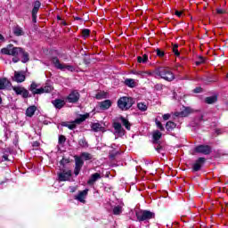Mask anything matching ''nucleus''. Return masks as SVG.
<instances>
[{
    "label": "nucleus",
    "instance_id": "nucleus-1",
    "mask_svg": "<svg viewBox=\"0 0 228 228\" xmlns=\"http://www.w3.org/2000/svg\"><path fill=\"white\" fill-rule=\"evenodd\" d=\"M2 54H7L8 56H14L12 58L13 63H17L20 61L22 63H28L29 61V54L20 47H13V45H9L6 48L2 49Z\"/></svg>",
    "mask_w": 228,
    "mask_h": 228
},
{
    "label": "nucleus",
    "instance_id": "nucleus-2",
    "mask_svg": "<svg viewBox=\"0 0 228 228\" xmlns=\"http://www.w3.org/2000/svg\"><path fill=\"white\" fill-rule=\"evenodd\" d=\"M133 104H134V100L129 96H123L118 100V108H119L121 111H127V110H131V108H133Z\"/></svg>",
    "mask_w": 228,
    "mask_h": 228
},
{
    "label": "nucleus",
    "instance_id": "nucleus-3",
    "mask_svg": "<svg viewBox=\"0 0 228 228\" xmlns=\"http://www.w3.org/2000/svg\"><path fill=\"white\" fill-rule=\"evenodd\" d=\"M53 67H55V69H57L58 70H69V72H75L76 71V68L72 65L69 64H65L61 61H60V59H58V57H53L51 60Z\"/></svg>",
    "mask_w": 228,
    "mask_h": 228
},
{
    "label": "nucleus",
    "instance_id": "nucleus-4",
    "mask_svg": "<svg viewBox=\"0 0 228 228\" xmlns=\"http://www.w3.org/2000/svg\"><path fill=\"white\" fill-rule=\"evenodd\" d=\"M135 216L139 222H145L154 218L156 215L149 210H137L135 211Z\"/></svg>",
    "mask_w": 228,
    "mask_h": 228
},
{
    "label": "nucleus",
    "instance_id": "nucleus-5",
    "mask_svg": "<svg viewBox=\"0 0 228 228\" xmlns=\"http://www.w3.org/2000/svg\"><path fill=\"white\" fill-rule=\"evenodd\" d=\"M90 117L89 114H84L81 115L80 118H76L71 123H62L61 126H64V127H68V129H76L77 126L81 124L82 122H85L86 118Z\"/></svg>",
    "mask_w": 228,
    "mask_h": 228
},
{
    "label": "nucleus",
    "instance_id": "nucleus-6",
    "mask_svg": "<svg viewBox=\"0 0 228 228\" xmlns=\"http://www.w3.org/2000/svg\"><path fill=\"white\" fill-rule=\"evenodd\" d=\"M194 151L198 154H204L205 156H209V154L212 152V149L209 145L200 144L195 147Z\"/></svg>",
    "mask_w": 228,
    "mask_h": 228
},
{
    "label": "nucleus",
    "instance_id": "nucleus-7",
    "mask_svg": "<svg viewBox=\"0 0 228 228\" xmlns=\"http://www.w3.org/2000/svg\"><path fill=\"white\" fill-rule=\"evenodd\" d=\"M81 94L77 90H72L69 94L66 97V102L71 104H76L79 101Z\"/></svg>",
    "mask_w": 228,
    "mask_h": 228
},
{
    "label": "nucleus",
    "instance_id": "nucleus-8",
    "mask_svg": "<svg viewBox=\"0 0 228 228\" xmlns=\"http://www.w3.org/2000/svg\"><path fill=\"white\" fill-rule=\"evenodd\" d=\"M112 127L114 128V134L116 136L122 137L126 134V130L122 127V124L119 122H114Z\"/></svg>",
    "mask_w": 228,
    "mask_h": 228
},
{
    "label": "nucleus",
    "instance_id": "nucleus-9",
    "mask_svg": "<svg viewBox=\"0 0 228 228\" xmlns=\"http://www.w3.org/2000/svg\"><path fill=\"white\" fill-rule=\"evenodd\" d=\"M83 165H85V161L81 159V158L75 156V168L74 174L76 176L79 175V172L83 168Z\"/></svg>",
    "mask_w": 228,
    "mask_h": 228
},
{
    "label": "nucleus",
    "instance_id": "nucleus-10",
    "mask_svg": "<svg viewBox=\"0 0 228 228\" xmlns=\"http://www.w3.org/2000/svg\"><path fill=\"white\" fill-rule=\"evenodd\" d=\"M12 90L17 95H22L23 99L29 97V91L22 86H13Z\"/></svg>",
    "mask_w": 228,
    "mask_h": 228
},
{
    "label": "nucleus",
    "instance_id": "nucleus-11",
    "mask_svg": "<svg viewBox=\"0 0 228 228\" xmlns=\"http://www.w3.org/2000/svg\"><path fill=\"white\" fill-rule=\"evenodd\" d=\"M12 81L16 83H24L26 81V71H14Z\"/></svg>",
    "mask_w": 228,
    "mask_h": 228
},
{
    "label": "nucleus",
    "instance_id": "nucleus-12",
    "mask_svg": "<svg viewBox=\"0 0 228 228\" xmlns=\"http://www.w3.org/2000/svg\"><path fill=\"white\" fill-rule=\"evenodd\" d=\"M206 163V158L200 157L192 165V172H200L202 169V166Z\"/></svg>",
    "mask_w": 228,
    "mask_h": 228
},
{
    "label": "nucleus",
    "instance_id": "nucleus-13",
    "mask_svg": "<svg viewBox=\"0 0 228 228\" xmlns=\"http://www.w3.org/2000/svg\"><path fill=\"white\" fill-rule=\"evenodd\" d=\"M160 76L166 81H172V69L170 68H164L160 69Z\"/></svg>",
    "mask_w": 228,
    "mask_h": 228
},
{
    "label": "nucleus",
    "instance_id": "nucleus-14",
    "mask_svg": "<svg viewBox=\"0 0 228 228\" xmlns=\"http://www.w3.org/2000/svg\"><path fill=\"white\" fill-rule=\"evenodd\" d=\"M70 177H72L71 170H68V171L63 170L62 172L58 174V179L60 182L70 181Z\"/></svg>",
    "mask_w": 228,
    "mask_h": 228
},
{
    "label": "nucleus",
    "instance_id": "nucleus-15",
    "mask_svg": "<svg viewBox=\"0 0 228 228\" xmlns=\"http://www.w3.org/2000/svg\"><path fill=\"white\" fill-rule=\"evenodd\" d=\"M87 196H88V189H86L84 191H80L78 192V195L75 196V200H78V202H81L82 204H86Z\"/></svg>",
    "mask_w": 228,
    "mask_h": 228
},
{
    "label": "nucleus",
    "instance_id": "nucleus-16",
    "mask_svg": "<svg viewBox=\"0 0 228 228\" xmlns=\"http://www.w3.org/2000/svg\"><path fill=\"white\" fill-rule=\"evenodd\" d=\"M191 113H193V110H191V108L190 107H183V110L180 112H175L174 115L175 117H189L190 115H191Z\"/></svg>",
    "mask_w": 228,
    "mask_h": 228
},
{
    "label": "nucleus",
    "instance_id": "nucleus-17",
    "mask_svg": "<svg viewBox=\"0 0 228 228\" xmlns=\"http://www.w3.org/2000/svg\"><path fill=\"white\" fill-rule=\"evenodd\" d=\"M28 90L33 94V95H41L42 94L41 87L38 88V84H37L36 82H32Z\"/></svg>",
    "mask_w": 228,
    "mask_h": 228
},
{
    "label": "nucleus",
    "instance_id": "nucleus-18",
    "mask_svg": "<svg viewBox=\"0 0 228 228\" xmlns=\"http://www.w3.org/2000/svg\"><path fill=\"white\" fill-rule=\"evenodd\" d=\"M99 179H101V174L94 173L90 176L89 180L87 181V184H89V186H94L95 182L99 181Z\"/></svg>",
    "mask_w": 228,
    "mask_h": 228
},
{
    "label": "nucleus",
    "instance_id": "nucleus-19",
    "mask_svg": "<svg viewBox=\"0 0 228 228\" xmlns=\"http://www.w3.org/2000/svg\"><path fill=\"white\" fill-rule=\"evenodd\" d=\"M126 86H128V88H136L138 86V81H136L134 78H126L125 80Z\"/></svg>",
    "mask_w": 228,
    "mask_h": 228
},
{
    "label": "nucleus",
    "instance_id": "nucleus-20",
    "mask_svg": "<svg viewBox=\"0 0 228 228\" xmlns=\"http://www.w3.org/2000/svg\"><path fill=\"white\" fill-rule=\"evenodd\" d=\"M10 86H12V82H10V80L7 78H0V90H5V88Z\"/></svg>",
    "mask_w": 228,
    "mask_h": 228
},
{
    "label": "nucleus",
    "instance_id": "nucleus-21",
    "mask_svg": "<svg viewBox=\"0 0 228 228\" xmlns=\"http://www.w3.org/2000/svg\"><path fill=\"white\" fill-rule=\"evenodd\" d=\"M112 104L113 102H111V100H105L103 102H101L99 103V106L102 110H110Z\"/></svg>",
    "mask_w": 228,
    "mask_h": 228
},
{
    "label": "nucleus",
    "instance_id": "nucleus-22",
    "mask_svg": "<svg viewBox=\"0 0 228 228\" xmlns=\"http://www.w3.org/2000/svg\"><path fill=\"white\" fill-rule=\"evenodd\" d=\"M52 103L53 104L54 108H56L57 110H61V108L65 106V100L55 99L52 102Z\"/></svg>",
    "mask_w": 228,
    "mask_h": 228
},
{
    "label": "nucleus",
    "instance_id": "nucleus-23",
    "mask_svg": "<svg viewBox=\"0 0 228 228\" xmlns=\"http://www.w3.org/2000/svg\"><path fill=\"white\" fill-rule=\"evenodd\" d=\"M12 31L15 37H22V35H24V30H22V28L19 25L13 27Z\"/></svg>",
    "mask_w": 228,
    "mask_h": 228
},
{
    "label": "nucleus",
    "instance_id": "nucleus-24",
    "mask_svg": "<svg viewBox=\"0 0 228 228\" xmlns=\"http://www.w3.org/2000/svg\"><path fill=\"white\" fill-rule=\"evenodd\" d=\"M119 120H121L123 126L127 129V131H131V123H129V120L124 117H120Z\"/></svg>",
    "mask_w": 228,
    "mask_h": 228
},
{
    "label": "nucleus",
    "instance_id": "nucleus-25",
    "mask_svg": "<svg viewBox=\"0 0 228 228\" xmlns=\"http://www.w3.org/2000/svg\"><path fill=\"white\" fill-rule=\"evenodd\" d=\"M95 99H97L98 101H101L102 99H108V93L104 91H100L96 94Z\"/></svg>",
    "mask_w": 228,
    "mask_h": 228
},
{
    "label": "nucleus",
    "instance_id": "nucleus-26",
    "mask_svg": "<svg viewBox=\"0 0 228 228\" xmlns=\"http://www.w3.org/2000/svg\"><path fill=\"white\" fill-rule=\"evenodd\" d=\"M35 111H37V106L32 105L28 107L26 110L27 117H33V115H35Z\"/></svg>",
    "mask_w": 228,
    "mask_h": 228
},
{
    "label": "nucleus",
    "instance_id": "nucleus-27",
    "mask_svg": "<svg viewBox=\"0 0 228 228\" xmlns=\"http://www.w3.org/2000/svg\"><path fill=\"white\" fill-rule=\"evenodd\" d=\"M218 101V96L213 95V96H208L205 99V102L207 104H215Z\"/></svg>",
    "mask_w": 228,
    "mask_h": 228
},
{
    "label": "nucleus",
    "instance_id": "nucleus-28",
    "mask_svg": "<svg viewBox=\"0 0 228 228\" xmlns=\"http://www.w3.org/2000/svg\"><path fill=\"white\" fill-rule=\"evenodd\" d=\"M153 143H158L159 140H161L162 134L159 130L153 132Z\"/></svg>",
    "mask_w": 228,
    "mask_h": 228
},
{
    "label": "nucleus",
    "instance_id": "nucleus-29",
    "mask_svg": "<svg viewBox=\"0 0 228 228\" xmlns=\"http://www.w3.org/2000/svg\"><path fill=\"white\" fill-rule=\"evenodd\" d=\"M53 92V87L51 85H45V86L41 87V94H51Z\"/></svg>",
    "mask_w": 228,
    "mask_h": 228
},
{
    "label": "nucleus",
    "instance_id": "nucleus-30",
    "mask_svg": "<svg viewBox=\"0 0 228 228\" xmlns=\"http://www.w3.org/2000/svg\"><path fill=\"white\" fill-rule=\"evenodd\" d=\"M92 130L94 131V133H99V131H102V126L99 123H94L91 126Z\"/></svg>",
    "mask_w": 228,
    "mask_h": 228
},
{
    "label": "nucleus",
    "instance_id": "nucleus-31",
    "mask_svg": "<svg viewBox=\"0 0 228 228\" xmlns=\"http://www.w3.org/2000/svg\"><path fill=\"white\" fill-rule=\"evenodd\" d=\"M79 147H82V149H88V142L84 137L78 141Z\"/></svg>",
    "mask_w": 228,
    "mask_h": 228
},
{
    "label": "nucleus",
    "instance_id": "nucleus-32",
    "mask_svg": "<svg viewBox=\"0 0 228 228\" xmlns=\"http://www.w3.org/2000/svg\"><path fill=\"white\" fill-rule=\"evenodd\" d=\"M78 158H81V159H84L85 161H90V159H92V154L88 152H82Z\"/></svg>",
    "mask_w": 228,
    "mask_h": 228
},
{
    "label": "nucleus",
    "instance_id": "nucleus-33",
    "mask_svg": "<svg viewBox=\"0 0 228 228\" xmlns=\"http://www.w3.org/2000/svg\"><path fill=\"white\" fill-rule=\"evenodd\" d=\"M137 61L139 63H147V61H149V56H147V54H144L142 57L138 56L137 57Z\"/></svg>",
    "mask_w": 228,
    "mask_h": 228
},
{
    "label": "nucleus",
    "instance_id": "nucleus-34",
    "mask_svg": "<svg viewBox=\"0 0 228 228\" xmlns=\"http://www.w3.org/2000/svg\"><path fill=\"white\" fill-rule=\"evenodd\" d=\"M137 108L138 110H140V111H147L148 106L143 102H139L137 103Z\"/></svg>",
    "mask_w": 228,
    "mask_h": 228
},
{
    "label": "nucleus",
    "instance_id": "nucleus-35",
    "mask_svg": "<svg viewBox=\"0 0 228 228\" xmlns=\"http://www.w3.org/2000/svg\"><path fill=\"white\" fill-rule=\"evenodd\" d=\"M112 213H113V215H120L122 213V207H120V206L114 207Z\"/></svg>",
    "mask_w": 228,
    "mask_h": 228
},
{
    "label": "nucleus",
    "instance_id": "nucleus-36",
    "mask_svg": "<svg viewBox=\"0 0 228 228\" xmlns=\"http://www.w3.org/2000/svg\"><path fill=\"white\" fill-rule=\"evenodd\" d=\"M38 10H40V9H37L36 7H33V9H32V20H33V22H37V13H38Z\"/></svg>",
    "mask_w": 228,
    "mask_h": 228
},
{
    "label": "nucleus",
    "instance_id": "nucleus-37",
    "mask_svg": "<svg viewBox=\"0 0 228 228\" xmlns=\"http://www.w3.org/2000/svg\"><path fill=\"white\" fill-rule=\"evenodd\" d=\"M82 37L85 40H86V38H88V37H90V29L88 28H85L82 30Z\"/></svg>",
    "mask_w": 228,
    "mask_h": 228
},
{
    "label": "nucleus",
    "instance_id": "nucleus-38",
    "mask_svg": "<svg viewBox=\"0 0 228 228\" xmlns=\"http://www.w3.org/2000/svg\"><path fill=\"white\" fill-rule=\"evenodd\" d=\"M156 126L158 129L160 131H165V126H163V124H161V121L158 120V118L155 119Z\"/></svg>",
    "mask_w": 228,
    "mask_h": 228
},
{
    "label": "nucleus",
    "instance_id": "nucleus-39",
    "mask_svg": "<svg viewBox=\"0 0 228 228\" xmlns=\"http://www.w3.org/2000/svg\"><path fill=\"white\" fill-rule=\"evenodd\" d=\"M132 74H135L136 76H143L144 74H147L148 76H151V71H132Z\"/></svg>",
    "mask_w": 228,
    "mask_h": 228
},
{
    "label": "nucleus",
    "instance_id": "nucleus-40",
    "mask_svg": "<svg viewBox=\"0 0 228 228\" xmlns=\"http://www.w3.org/2000/svg\"><path fill=\"white\" fill-rule=\"evenodd\" d=\"M65 142H67V138L65 137V135H60L59 136L60 145H63V143H65Z\"/></svg>",
    "mask_w": 228,
    "mask_h": 228
},
{
    "label": "nucleus",
    "instance_id": "nucleus-41",
    "mask_svg": "<svg viewBox=\"0 0 228 228\" xmlns=\"http://www.w3.org/2000/svg\"><path fill=\"white\" fill-rule=\"evenodd\" d=\"M156 53H157V56H159V58H163V56H165V52H163L159 49H157Z\"/></svg>",
    "mask_w": 228,
    "mask_h": 228
},
{
    "label": "nucleus",
    "instance_id": "nucleus-42",
    "mask_svg": "<svg viewBox=\"0 0 228 228\" xmlns=\"http://www.w3.org/2000/svg\"><path fill=\"white\" fill-rule=\"evenodd\" d=\"M175 15H176V17H179V19H181V17H183V11H178L177 9H175Z\"/></svg>",
    "mask_w": 228,
    "mask_h": 228
},
{
    "label": "nucleus",
    "instance_id": "nucleus-43",
    "mask_svg": "<svg viewBox=\"0 0 228 228\" xmlns=\"http://www.w3.org/2000/svg\"><path fill=\"white\" fill-rule=\"evenodd\" d=\"M195 63H196L197 67H199V65H202V63H204V57L200 56L199 58V61H197Z\"/></svg>",
    "mask_w": 228,
    "mask_h": 228
},
{
    "label": "nucleus",
    "instance_id": "nucleus-44",
    "mask_svg": "<svg viewBox=\"0 0 228 228\" xmlns=\"http://www.w3.org/2000/svg\"><path fill=\"white\" fill-rule=\"evenodd\" d=\"M202 92H203V89L200 86L196 87V88L193 89L194 94H202Z\"/></svg>",
    "mask_w": 228,
    "mask_h": 228
},
{
    "label": "nucleus",
    "instance_id": "nucleus-45",
    "mask_svg": "<svg viewBox=\"0 0 228 228\" xmlns=\"http://www.w3.org/2000/svg\"><path fill=\"white\" fill-rule=\"evenodd\" d=\"M40 6H42V4L40 3V1L37 0L34 3V8H37L38 10H40Z\"/></svg>",
    "mask_w": 228,
    "mask_h": 228
},
{
    "label": "nucleus",
    "instance_id": "nucleus-46",
    "mask_svg": "<svg viewBox=\"0 0 228 228\" xmlns=\"http://www.w3.org/2000/svg\"><path fill=\"white\" fill-rule=\"evenodd\" d=\"M172 53H174L175 56H181V53L177 48H172Z\"/></svg>",
    "mask_w": 228,
    "mask_h": 228
},
{
    "label": "nucleus",
    "instance_id": "nucleus-47",
    "mask_svg": "<svg viewBox=\"0 0 228 228\" xmlns=\"http://www.w3.org/2000/svg\"><path fill=\"white\" fill-rule=\"evenodd\" d=\"M170 117H171L170 114H164V115L162 116V118H163L164 121H167V120H169V119H170Z\"/></svg>",
    "mask_w": 228,
    "mask_h": 228
},
{
    "label": "nucleus",
    "instance_id": "nucleus-48",
    "mask_svg": "<svg viewBox=\"0 0 228 228\" xmlns=\"http://www.w3.org/2000/svg\"><path fill=\"white\" fill-rule=\"evenodd\" d=\"M171 127H172V121H168L166 124V129H167V131H170Z\"/></svg>",
    "mask_w": 228,
    "mask_h": 228
},
{
    "label": "nucleus",
    "instance_id": "nucleus-49",
    "mask_svg": "<svg viewBox=\"0 0 228 228\" xmlns=\"http://www.w3.org/2000/svg\"><path fill=\"white\" fill-rule=\"evenodd\" d=\"M216 13L223 15V13H225V11L224 9H216Z\"/></svg>",
    "mask_w": 228,
    "mask_h": 228
},
{
    "label": "nucleus",
    "instance_id": "nucleus-50",
    "mask_svg": "<svg viewBox=\"0 0 228 228\" xmlns=\"http://www.w3.org/2000/svg\"><path fill=\"white\" fill-rule=\"evenodd\" d=\"M156 151H159V153H161V151H163V147H161V145L159 144V145L156 147Z\"/></svg>",
    "mask_w": 228,
    "mask_h": 228
},
{
    "label": "nucleus",
    "instance_id": "nucleus-51",
    "mask_svg": "<svg viewBox=\"0 0 228 228\" xmlns=\"http://www.w3.org/2000/svg\"><path fill=\"white\" fill-rule=\"evenodd\" d=\"M2 161H8V155H4L2 157Z\"/></svg>",
    "mask_w": 228,
    "mask_h": 228
},
{
    "label": "nucleus",
    "instance_id": "nucleus-52",
    "mask_svg": "<svg viewBox=\"0 0 228 228\" xmlns=\"http://www.w3.org/2000/svg\"><path fill=\"white\" fill-rule=\"evenodd\" d=\"M61 26H67V21L62 20V21L61 22Z\"/></svg>",
    "mask_w": 228,
    "mask_h": 228
},
{
    "label": "nucleus",
    "instance_id": "nucleus-53",
    "mask_svg": "<svg viewBox=\"0 0 228 228\" xmlns=\"http://www.w3.org/2000/svg\"><path fill=\"white\" fill-rule=\"evenodd\" d=\"M178 47H179V45L177 44L173 45V49H177Z\"/></svg>",
    "mask_w": 228,
    "mask_h": 228
},
{
    "label": "nucleus",
    "instance_id": "nucleus-54",
    "mask_svg": "<svg viewBox=\"0 0 228 228\" xmlns=\"http://www.w3.org/2000/svg\"><path fill=\"white\" fill-rule=\"evenodd\" d=\"M0 40H4V37H3V35L0 34Z\"/></svg>",
    "mask_w": 228,
    "mask_h": 228
},
{
    "label": "nucleus",
    "instance_id": "nucleus-55",
    "mask_svg": "<svg viewBox=\"0 0 228 228\" xmlns=\"http://www.w3.org/2000/svg\"><path fill=\"white\" fill-rule=\"evenodd\" d=\"M175 123H174V122H172V127H173V129H174V127H175Z\"/></svg>",
    "mask_w": 228,
    "mask_h": 228
},
{
    "label": "nucleus",
    "instance_id": "nucleus-56",
    "mask_svg": "<svg viewBox=\"0 0 228 228\" xmlns=\"http://www.w3.org/2000/svg\"><path fill=\"white\" fill-rule=\"evenodd\" d=\"M2 102H3V98H1L0 96V104H2Z\"/></svg>",
    "mask_w": 228,
    "mask_h": 228
},
{
    "label": "nucleus",
    "instance_id": "nucleus-57",
    "mask_svg": "<svg viewBox=\"0 0 228 228\" xmlns=\"http://www.w3.org/2000/svg\"><path fill=\"white\" fill-rule=\"evenodd\" d=\"M204 118V116H200V120H202Z\"/></svg>",
    "mask_w": 228,
    "mask_h": 228
},
{
    "label": "nucleus",
    "instance_id": "nucleus-58",
    "mask_svg": "<svg viewBox=\"0 0 228 228\" xmlns=\"http://www.w3.org/2000/svg\"><path fill=\"white\" fill-rule=\"evenodd\" d=\"M57 19H58L59 20H61V18H60V16H58Z\"/></svg>",
    "mask_w": 228,
    "mask_h": 228
},
{
    "label": "nucleus",
    "instance_id": "nucleus-59",
    "mask_svg": "<svg viewBox=\"0 0 228 228\" xmlns=\"http://www.w3.org/2000/svg\"><path fill=\"white\" fill-rule=\"evenodd\" d=\"M175 77L173 75L172 79H175Z\"/></svg>",
    "mask_w": 228,
    "mask_h": 228
},
{
    "label": "nucleus",
    "instance_id": "nucleus-60",
    "mask_svg": "<svg viewBox=\"0 0 228 228\" xmlns=\"http://www.w3.org/2000/svg\"><path fill=\"white\" fill-rule=\"evenodd\" d=\"M174 97H175V93H173Z\"/></svg>",
    "mask_w": 228,
    "mask_h": 228
}]
</instances>
